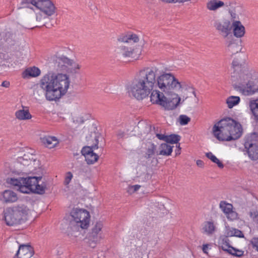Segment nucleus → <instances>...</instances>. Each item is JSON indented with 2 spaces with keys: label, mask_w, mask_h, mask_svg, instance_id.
I'll return each instance as SVG.
<instances>
[{
  "label": "nucleus",
  "mask_w": 258,
  "mask_h": 258,
  "mask_svg": "<svg viewBox=\"0 0 258 258\" xmlns=\"http://www.w3.org/2000/svg\"><path fill=\"white\" fill-rule=\"evenodd\" d=\"M157 68H145L140 70L131 86L128 92L137 99L142 100L157 86L169 95L182 88L180 82L171 73H164L156 77Z\"/></svg>",
  "instance_id": "1"
},
{
  "label": "nucleus",
  "mask_w": 258,
  "mask_h": 258,
  "mask_svg": "<svg viewBox=\"0 0 258 258\" xmlns=\"http://www.w3.org/2000/svg\"><path fill=\"white\" fill-rule=\"evenodd\" d=\"M231 80L234 88L249 96L258 91V73L249 70L242 60L234 58L232 62Z\"/></svg>",
  "instance_id": "2"
},
{
  "label": "nucleus",
  "mask_w": 258,
  "mask_h": 258,
  "mask_svg": "<svg viewBox=\"0 0 258 258\" xmlns=\"http://www.w3.org/2000/svg\"><path fill=\"white\" fill-rule=\"evenodd\" d=\"M70 83V79L67 74L50 71L41 79L40 86L45 92L47 100L56 101L67 93Z\"/></svg>",
  "instance_id": "3"
},
{
  "label": "nucleus",
  "mask_w": 258,
  "mask_h": 258,
  "mask_svg": "<svg viewBox=\"0 0 258 258\" xmlns=\"http://www.w3.org/2000/svg\"><path fill=\"white\" fill-rule=\"evenodd\" d=\"M215 137L220 141H231L238 139L242 135L241 124L231 117H225L217 122L213 127Z\"/></svg>",
  "instance_id": "4"
},
{
  "label": "nucleus",
  "mask_w": 258,
  "mask_h": 258,
  "mask_svg": "<svg viewBox=\"0 0 258 258\" xmlns=\"http://www.w3.org/2000/svg\"><path fill=\"white\" fill-rule=\"evenodd\" d=\"M42 179L39 177H19L17 178H11L8 179V182L10 184L18 187L20 192L28 194L32 192L35 194L43 195L46 189V184H38L39 181Z\"/></svg>",
  "instance_id": "5"
},
{
  "label": "nucleus",
  "mask_w": 258,
  "mask_h": 258,
  "mask_svg": "<svg viewBox=\"0 0 258 258\" xmlns=\"http://www.w3.org/2000/svg\"><path fill=\"white\" fill-rule=\"evenodd\" d=\"M30 209L24 204L8 208L4 213L6 223L8 226L20 225L28 220Z\"/></svg>",
  "instance_id": "6"
},
{
  "label": "nucleus",
  "mask_w": 258,
  "mask_h": 258,
  "mask_svg": "<svg viewBox=\"0 0 258 258\" xmlns=\"http://www.w3.org/2000/svg\"><path fill=\"white\" fill-rule=\"evenodd\" d=\"M71 219L69 228L74 231H78L80 229H87L89 225L90 215L85 209L73 208L71 213Z\"/></svg>",
  "instance_id": "7"
},
{
  "label": "nucleus",
  "mask_w": 258,
  "mask_h": 258,
  "mask_svg": "<svg viewBox=\"0 0 258 258\" xmlns=\"http://www.w3.org/2000/svg\"><path fill=\"white\" fill-rule=\"evenodd\" d=\"M32 4L48 16L55 12L56 8L50 0H22L21 5Z\"/></svg>",
  "instance_id": "8"
},
{
  "label": "nucleus",
  "mask_w": 258,
  "mask_h": 258,
  "mask_svg": "<svg viewBox=\"0 0 258 258\" xmlns=\"http://www.w3.org/2000/svg\"><path fill=\"white\" fill-rule=\"evenodd\" d=\"M244 147L249 157L252 160L258 159V133H252L244 139Z\"/></svg>",
  "instance_id": "9"
},
{
  "label": "nucleus",
  "mask_w": 258,
  "mask_h": 258,
  "mask_svg": "<svg viewBox=\"0 0 258 258\" xmlns=\"http://www.w3.org/2000/svg\"><path fill=\"white\" fill-rule=\"evenodd\" d=\"M98 138V137L95 136L94 137L95 143L94 145L91 146L84 147L81 150L82 154L84 156L88 164H93L98 160V155L93 152V149L98 148L99 142Z\"/></svg>",
  "instance_id": "10"
},
{
  "label": "nucleus",
  "mask_w": 258,
  "mask_h": 258,
  "mask_svg": "<svg viewBox=\"0 0 258 258\" xmlns=\"http://www.w3.org/2000/svg\"><path fill=\"white\" fill-rule=\"evenodd\" d=\"M54 67L57 71H64L67 66H73V60L62 55L61 56H54L52 58Z\"/></svg>",
  "instance_id": "11"
},
{
  "label": "nucleus",
  "mask_w": 258,
  "mask_h": 258,
  "mask_svg": "<svg viewBox=\"0 0 258 258\" xmlns=\"http://www.w3.org/2000/svg\"><path fill=\"white\" fill-rule=\"evenodd\" d=\"M34 254V248L30 244H21L14 258H32Z\"/></svg>",
  "instance_id": "12"
},
{
  "label": "nucleus",
  "mask_w": 258,
  "mask_h": 258,
  "mask_svg": "<svg viewBox=\"0 0 258 258\" xmlns=\"http://www.w3.org/2000/svg\"><path fill=\"white\" fill-rule=\"evenodd\" d=\"M214 26L225 37L230 33L232 29L231 22L228 20H224L222 22L216 21L214 23Z\"/></svg>",
  "instance_id": "13"
},
{
  "label": "nucleus",
  "mask_w": 258,
  "mask_h": 258,
  "mask_svg": "<svg viewBox=\"0 0 258 258\" xmlns=\"http://www.w3.org/2000/svg\"><path fill=\"white\" fill-rule=\"evenodd\" d=\"M241 42L238 39H231L227 41L226 51L230 55H233L241 51Z\"/></svg>",
  "instance_id": "14"
},
{
  "label": "nucleus",
  "mask_w": 258,
  "mask_h": 258,
  "mask_svg": "<svg viewBox=\"0 0 258 258\" xmlns=\"http://www.w3.org/2000/svg\"><path fill=\"white\" fill-rule=\"evenodd\" d=\"M170 95L172 96V98L167 99L165 97V99H164L165 104L163 106L168 110H173L176 108L179 104L180 98L175 92Z\"/></svg>",
  "instance_id": "15"
},
{
  "label": "nucleus",
  "mask_w": 258,
  "mask_h": 258,
  "mask_svg": "<svg viewBox=\"0 0 258 258\" xmlns=\"http://www.w3.org/2000/svg\"><path fill=\"white\" fill-rule=\"evenodd\" d=\"M103 225L101 222H97L95 226L92 228L90 235V240L92 241L90 245L92 247L95 246L96 243L100 239V236L98 235L101 231Z\"/></svg>",
  "instance_id": "16"
},
{
  "label": "nucleus",
  "mask_w": 258,
  "mask_h": 258,
  "mask_svg": "<svg viewBox=\"0 0 258 258\" xmlns=\"http://www.w3.org/2000/svg\"><path fill=\"white\" fill-rule=\"evenodd\" d=\"M151 93L150 100L153 104H159L162 106L165 104L164 99H165V96L163 93L156 90H153Z\"/></svg>",
  "instance_id": "17"
},
{
  "label": "nucleus",
  "mask_w": 258,
  "mask_h": 258,
  "mask_svg": "<svg viewBox=\"0 0 258 258\" xmlns=\"http://www.w3.org/2000/svg\"><path fill=\"white\" fill-rule=\"evenodd\" d=\"M234 35L237 38H241L245 34V28L239 21H235L232 23Z\"/></svg>",
  "instance_id": "18"
},
{
  "label": "nucleus",
  "mask_w": 258,
  "mask_h": 258,
  "mask_svg": "<svg viewBox=\"0 0 258 258\" xmlns=\"http://www.w3.org/2000/svg\"><path fill=\"white\" fill-rule=\"evenodd\" d=\"M41 142L46 147L51 149L58 144V141L55 137L45 136L40 138Z\"/></svg>",
  "instance_id": "19"
},
{
  "label": "nucleus",
  "mask_w": 258,
  "mask_h": 258,
  "mask_svg": "<svg viewBox=\"0 0 258 258\" xmlns=\"http://www.w3.org/2000/svg\"><path fill=\"white\" fill-rule=\"evenodd\" d=\"M41 74L40 70L36 67H30L26 69L22 74L24 78L28 77H36L39 76Z\"/></svg>",
  "instance_id": "20"
},
{
  "label": "nucleus",
  "mask_w": 258,
  "mask_h": 258,
  "mask_svg": "<svg viewBox=\"0 0 258 258\" xmlns=\"http://www.w3.org/2000/svg\"><path fill=\"white\" fill-rule=\"evenodd\" d=\"M3 198L6 203H13L18 200L17 194L11 190H5L3 193Z\"/></svg>",
  "instance_id": "21"
},
{
  "label": "nucleus",
  "mask_w": 258,
  "mask_h": 258,
  "mask_svg": "<svg viewBox=\"0 0 258 258\" xmlns=\"http://www.w3.org/2000/svg\"><path fill=\"white\" fill-rule=\"evenodd\" d=\"M202 229L204 233L211 235L215 232L216 226L213 221H206L204 223Z\"/></svg>",
  "instance_id": "22"
},
{
  "label": "nucleus",
  "mask_w": 258,
  "mask_h": 258,
  "mask_svg": "<svg viewBox=\"0 0 258 258\" xmlns=\"http://www.w3.org/2000/svg\"><path fill=\"white\" fill-rule=\"evenodd\" d=\"M224 6V2L219 0H211L207 3V8L210 11H216Z\"/></svg>",
  "instance_id": "23"
},
{
  "label": "nucleus",
  "mask_w": 258,
  "mask_h": 258,
  "mask_svg": "<svg viewBox=\"0 0 258 258\" xmlns=\"http://www.w3.org/2000/svg\"><path fill=\"white\" fill-rule=\"evenodd\" d=\"M173 146L167 144V143H162L160 146V151L158 155L169 156L172 152Z\"/></svg>",
  "instance_id": "24"
},
{
  "label": "nucleus",
  "mask_w": 258,
  "mask_h": 258,
  "mask_svg": "<svg viewBox=\"0 0 258 258\" xmlns=\"http://www.w3.org/2000/svg\"><path fill=\"white\" fill-rule=\"evenodd\" d=\"M15 115L20 120L29 119L32 117L28 110H19L16 112Z\"/></svg>",
  "instance_id": "25"
},
{
  "label": "nucleus",
  "mask_w": 258,
  "mask_h": 258,
  "mask_svg": "<svg viewBox=\"0 0 258 258\" xmlns=\"http://www.w3.org/2000/svg\"><path fill=\"white\" fill-rule=\"evenodd\" d=\"M249 106L254 119L258 122V99L250 101Z\"/></svg>",
  "instance_id": "26"
},
{
  "label": "nucleus",
  "mask_w": 258,
  "mask_h": 258,
  "mask_svg": "<svg viewBox=\"0 0 258 258\" xmlns=\"http://www.w3.org/2000/svg\"><path fill=\"white\" fill-rule=\"evenodd\" d=\"M120 50L121 53L124 57H131L135 58L137 56L135 50L132 48H128L126 46H121Z\"/></svg>",
  "instance_id": "27"
},
{
  "label": "nucleus",
  "mask_w": 258,
  "mask_h": 258,
  "mask_svg": "<svg viewBox=\"0 0 258 258\" xmlns=\"http://www.w3.org/2000/svg\"><path fill=\"white\" fill-rule=\"evenodd\" d=\"M240 98L238 96H231L226 99V103L229 108H232L233 106L239 104Z\"/></svg>",
  "instance_id": "28"
},
{
  "label": "nucleus",
  "mask_w": 258,
  "mask_h": 258,
  "mask_svg": "<svg viewBox=\"0 0 258 258\" xmlns=\"http://www.w3.org/2000/svg\"><path fill=\"white\" fill-rule=\"evenodd\" d=\"M219 207L223 212L226 215L233 209V205L225 201H222L220 203Z\"/></svg>",
  "instance_id": "29"
},
{
  "label": "nucleus",
  "mask_w": 258,
  "mask_h": 258,
  "mask_svg": "<svg viewBox=\"0 0 258 258\" xmlns=\"http://www.w3.org/2000/svg\"><path fill=\"white\" fill-rule=\"evenodd\" d=\"M231 248L234 252H232L231 249H226L223 246H222V249L223 250L227 251L228 253L235 256L240 257L243 255L244 251L243 250L236 249L233 247H231Z\"/></svg>",
  "instance_id": "30"
},
{
  "label": "nucleus",
  "mask_w": 258,
  "mask_h": 258,
  "mask_svg": "<svg viewBox=\"0 0 258 258\" xmlns=\"http://www.w3.org/2000/svg\"><path fill=\"white\" fill-rule=\"evenodd\" d=\"M206 156L209 159H210L213 163H216L218 167L220 168H223L224 167V164L222 162L220 161L212 153L208 152L206 154Z\"/></svg>",
  "instance_id": "31"
},
{
  "label": "nucleus",
  "mask_w": 258,
  "mask_h": 258,
  "mask_svg": "<svg viewBox=\"0 0 258 258\" xmlns=\"http://www.w3.org/2000/svg\"><path fill=\"white\" fill-rule=\"evenodd\" d=\"M181 137L176 134H171L167 136L166 143L171 144H177L180 140Z\"/></svg>",
  "instance_id": "32"
},
{
  "label": "nucleus",
  "mask_w": 258,
  "mask_h": 258,
  "mask_svg": "<svg viewBox=\"0 0 258 258\" xmlns=\"http://www.w3.org/2000/svg\"><path fill=\"white\" fill-rule=\"evenodd\" d=\"M228 236H236L239 238L244 237V234L242 232L236 228H232L227 232Z\"/></svg>",
  "instance_id": "33"
},
{
  "label": "nucleus",
  "mask_w": 258,
  "mask_h": 258,
  "mask_svg": "<svg viewBox=\"0 0 258 258\" xmlns=\"http://www.w3.org/2000/svg\"><path fill=\"white\" fill-rule=\"evenodd\" d=\"M156 149V146L152 143L151 148H149L147 149L145 157L147 159L151 158L154 155Z\"/></svg>",
  "instance_id": "34"
},
{
  "label": "nucleus",
  "mask_w": 258,
  "mask_h": 258,
  "mask_svg": "<svg viewBox=\"0 0 258 258\" xmlns=\"http://www.w3.org/2000/svg\"><path fill=\"white\" fill-rule=\"evenodd\" d=\"M179 120L181 125H186L190 121V118L185 115H180Z\"/></svg>",
  "instance_id": "35"
},
{
  "label": "nucleus",
  "mask_w": 258,
  "mask_h": 258,
  "mask_svg": "<svg viewBox=\"0 0 258 258\" xmlns=\"http://www.w3.org/2000/svg\"><path fill=\"white\" fill-rule=\"evenodd\" d=\"M227 218L229 220H236L238 217V214L233 210V209L231 210V211L228 214L226 215Z\"/></svg>",
  "instance_id": "36"
},
{
  "label": "nucleus",
  "mask_w": 258,
  "mask_h": 258,
  "mask_svg": "<svg viewBox=\"0 0 258 258\" xmlns=\"http://www.w3.org/2000/svg\"><path fill=\"white\" fill-rule=\"evenodd\" d=\"M249 215L253 220V221L258 225V211H250Z\"/></svg>",
  "instance_id": "37"
},
{
  "label": "nucleus",
  "mask_w": 258,
  "mask_h": 258,
  "mask_svg": "<svg viewBox=\"0 0 258 258\" xmlns=\"http://www.w3.org/2000/svg\"><path fill=\"white\" fill-rule=\"evenodd\" d=\"M72 119L73 122L78 125L82 124L84 122V119L83 116H75L73 117Z\"/></svg>",
  "instance_id": "38"
},
{
  "label": "nucleus",
  "mask_w": 258,
  "mask_h": 258,
  "mask_svg": "<svg viewBox=\"0 0 258 258\" xmlns=\"http://www.w3.org/2000/svg\"><path fill=\"white\" fill-rule=\"evenodd\" d=\"M253 248L258 251V237H254L250 240Z\"/></svg>",
  "instance_id": "39"
},
{
  "label": "nucleus",
  "mask_w": 258,
  "mask_h": 258,
  "mask_svg": "<svg viewBox=\"0 0 258 258\" xmlns=\"http://www.w3.org/2000/svg\"><path fill=\"white\" fill-rule=\"evenodd\" d=\"M73 178V174L71 172H68L67 173V176L66 177L65 180H64V184L67 185L69 184L72 178Z\"/></svg>",
  "instance_id": "40"
},
{
  "label": "nucleus",
  "mask_w": 258,
  "mask_h": 258,
  "mask_svg": "<svg viewBox=\"0 0 258 258\" xmlns=\"http://www.w3.org/2000/svg\"><path fill=\"white\" fill-rule=\"evenodd\" d=\"M128 38L130 40H133L134 42H137L139 41V39L138 36L136 34H131L128 35Z\"/></svg>",
  "instance_id": "41"
},
{
  "label": "nucleus",
  "mask_w": 258,
  "mask_h": 258,
  "mask_svg": "<svg viewBox=\"0 0 258 258\" xmlns=\"http://www.w3.org/2000/svg\"><path fill=\"white\" fill-rule=\"evenodd\" d=\"M119 42H128L129 41L128 35L121 36L117 38Z\"/></svg>",
  "instance_id": "42"
},
{
  "label": "nucleus",
  "mask_w": 258,
  "mask_h": 258,
  "mask_svg": "<svg viewBox=\"0 0 258 258\" xmlns=\"http://www.w3.org/2000/svg\"><path fill=\"white\" fill-rule=\"evenodd\" d=\"M222 244H224L227 247L231 248V247H232L229 244V240L228 239V238L227 236L222 238Z\"/></svg>",
  "instance_id": "43"
},
{
  "label": "nucleus",
  "mask_w": 258,
  "mask_h": 258,
  "mask_svg": "<svg viewBox=\"0 0 258 258\" xmlns=\"http://www.w3.org/2000/svg\"><path fill=\"white\" fill-rule=\"evenodd\" d=\"M72 68L73 69L75 73H79V72L78 71V70H79L80 69V68H81L80 65H79L78 63H76L73 61V66H72Z\"/></svg>",
  "instance_id": "44"
},
{
  "label": "nucleus",
  "mask_w": 258,
  "mask_h": 258,
  "mask_svg": "<svg viewBox=\"0 0 258 258\" xmlns=\"http://www.w3.org/2000/svg\"><path fill=\"white\" fill-rule=\"evenodd\" d=\"M167 136L166 135H164L163 134H156V137L160 140L164 141L166 142L167 140Z\"/></svg>",
  "instance_id": "45"
},
{
  "label": "nucleus",
  "mask_w": 258,
  "mask_h": 258,
  "mask_svg": "<svg viewBox=\"0 0 258 258\" xmlns=\"http://www.w3.org/2000/svg\"><path fill=\"white\" fill-rule=\"evenodd\" d=\"M88 167L85 165H82L80 168V173H87L88 171Z\"/></svg>",
  "instance_id": "46"
},
{
  "label": "nucleus",
  "mask_w": 258,
  "mask_h": 258,
  "mask_svg": "<svg viewBox=\"0 0 258 258\" xmlns=\"http://www.w3.org/2000/svg\"><path fill=\"white\" fill-rule=\"evenodd\" d=\"M140 187L141 186L140 185L136 184L129 186V189L132 190L133 192H135L137 191Z\"/></svg>",
  "instance_id": "47"
},
{
  "label": "nucleus",
  "mask_w": 258,
  "mask_h": 258,
  "mask_svg": "<svg viewBox=\"0 0 258 258\" xmlns=\"http://www.w3.org/2000/svg\"><path fill=\"white\" fill-rule=\"evenodd\" d=\"M210 246L209 244H205L203 245L202 250L204 253L208 254L207 250Z\"/></svg>",
  "instance_id": "48"
},
{
  "label": "nucleus",
  "mask_w": 258,
  "mask_h": 258,
  "mask_svg": "<svg viewBox=\"0 0 258 258\" xmlns=\"http://www.w3.org/2000/svg\"><path fill=\"white\" fill-rule=\"evenodd\" d=\"M10 85V83L9 81H4L2 82V85L1 86L4 87H6V88H8L9 87Z\"/></svg>",
  "instance_id": "49"
},
{
  "label": "nucleus",
  "mask_w": 258,
  "mask_h": 258,
  "mask_svg": "<svg viewBox=\"0 0 258 258\" xmlns=\"http://www.w3.org/2000/svg\"><path fill=\"white\" fill-rule=\"evenodd\" d=\"M197 165L200 167H202L204 165V162L201 160H198L197 161Z\"/></svg>",
  "instance_id": "50"
},
{
  "label": "nucleus",
  "mask_w": 258,
  "mask_h": 258,
  "mask_svg": "<svg viewBox=\"0 0 258 258\" xmlns=\"http://www.w3.org/2000/svg\"><path fill=\"white\" fill-rule=\"evenodd\" d=\"M53 25L52 24H49L47 22H45L43 24H42V26H45L47 28H50V27L52 26Z\"/></svg>",
  "instance_id": "51"
},
{
  "label": "nucleus",
  "mask_w": 258,
  "mask_h": 258,
  "mask_svg": "<svg viewBox=\"0 0 258 258\" xmlns=\"http://www.w3.org/2000/svg\"><path fill=\"white\" fill-rule=\"evenodd\" d=\"M180 150H181V148H179V149H176L175 150L176 156H177V155H179L180 154Z\"/></svg>",
  "instance_id": "52"
},
{
  "label": "nucleus",
  "mask_w": 258,
  "mask_h": 258,
  "mask_svg": "<svg viewBox=\"0 0 258 258\" xmlns=\"http://www.w3.org/2000/svg\"><path fill=\"white\" fill-rule=\"evenodd\" d=\"M41 18V16L40 15H37L36 16V20L37 21H40Z\"/></svg>",
  "instance_id": "53"
},
{
  "label": "nucleus",
  "mask_w": 258,
  "mask_h": 258,
  "mask_svg": "<svg viewBox=\"0 0 258 258\" xmlns=\"http://www.w3.org/2000/svg\"><path fill=\"white\" fill-rule=\"evenodd\" d=\"M192 94L194 95V96L195 97H196V93L195 91L194 90V89H192Z\"/></svg>",
  "instance_id": "54"
},
{
  "label": "nucleus",
  "mask_w": 258,
  "mask_h": 258,
  "mask_svg": "<svg viewBox=\"0 0 258 258\" xmlns=\"http://www.w3.org/2000/svg\"><path fill=\"white\" fill-rule=\"evenodd\" d=\"M176 148H177V149H179V148H180L179 144L178 146L176 145Z\"/></svg>",
  "instance_id": "55"
},
{
  "label": "nucleus",
  "mask_w": 258,
  "mask_h": 258,
  "mask_svg": "<svg viewBox=\"0 0 258 258\" xmlns=\"http://www.w3.org/2000/svg\"><path fill=\"white\" fill-rule=\"evenodd\" d=\"M231 15L232 17H233L234 16V15H232V14L231 13Z\"/></svg>",
  "instance_id": "56"
},
{
  "label": "nucleus",
  "mask_w": 258,
  "mask_h": 258,
  "mask_svg": "<svg viewBox=\"0 0 258 258\" xmlns=\"http://www.w3.org/2000/svg\"><path fill=\"white\" fill-rule=\"evenodd\" d=\"M231 15L232 17H233L234 16V15H232V14L231 13Z\"/></svg>",
  "instance_id": "57"
},
{
  "label": "nucleus",
  "mask_w": 258,
  "mask_h": 258,
  "mask_svg": "<svg viewBox=\"0 0 258 258\" xmlns=\"http://www.w3.org/2000/svg\"><path fill=\"white\" fill-rule=\"evenodd\" d=\"M160 1L164 3V1L163 0H160Z\"/></svg>",
  "instance_id": "58"
},
{
  "label": "nucleus",
  "mask_w": 258,
  "mask_h": 258,
  "mask_svg": "<svg viewBox=\"0 0 258 258\" xmlns=\"http://www.w3.org/2000/svg\"><path fill=\"white\" fill-rule=\"evenodd\" d=\"M82 258H87V257H82Z\"/></svg>",
  "instance_id": "59"
}]
</instances>
